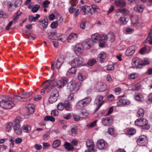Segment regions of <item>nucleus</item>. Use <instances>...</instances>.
Here are the masks:
<instances>
[{
	"label": "nucleus",
	"mask_w": 152,
	"mask_h": 152,
	"mask_svg": "<svg viewBox=\"0 0 152 152\" xmlns=\"http://www.w3.org/2000/svg\"><path fill=\"white\" fill-rule=\"evenodd\" d=\"M22 120L21 118L17 117L13 121V128L15 132L17 134L21 135L22 133V129L20 124Z\"/></svg>",
	"instance_id": "obj_1"
},
{
	"label": "nucleus",
	"mask_w": 152,
	"mask_h": 152,
	"mask_svg": "<svg viewBox=\"0 0 152 152\" xmlns=\"http://www.w3.org/2000/svg\"><path fill=\"white\" fill-rule=\"evenodd\" d=\"M0 105L3 108L10 109L14 107L15 104L12 99L7 97L0 102Z\"/></svg>",
	"instance_id": "obj_2"
},
{
	"label": "nucleus",
	"mask_w": 152,
	"mask_h": 152,
	"mask_svg": "<svg viewBox=\"0 0 152 152\" xmlns=\"http://www.w3.org/2000/svg\"><path fill=\"white\" fill-rule=\"evenodd\" d=\"M81 85V83L80 82L76 83L74 80H72L68 83V88L70 91H74L76 92L79 90Z\"/></svg>",
	"instance_id": "obj_3"
},
{
	"label": "nucleus",
	"mask_w": 152,
	"mask_h": 152,
	"mask_svg": "<svg viewBox=\"0 0 152 152\" xmlns=\"http://www.w3.org/2000/svg\"><path fill=\"white\" fill-rule=\"evenodd\" d=\"M135 124L136 126H142V128L145 129H148L150 128L146 119L144 118L137 119L135 121Z\"/></svg>",
	"instance_id": "obj_4"
},
{
	"label": "nucleus",
	"mask_w": 152,
	"mask_h": 152,
	"mask_svg": "<svg viewBox=\"0 0 152 152\" xmlns=\"http://www.w3.org/2000/svg\"><path fill=\"white\" fill-rule=\"evenodd\" d=\"M91 101V98L87 97L78 101L76 104V107L80 109L86 106Z\"/></svg>",
	"instance_id": "obj_5"
},
{
	"label": "nucleus",
	"mask_w": 152,
	"mask_h": 152,
	"mask_svg": "<svg viewBox=\"0 0 152 152\" xmlns=\"http://www.w3.org/2000/svg\"><path fill=\"white\" fill-rule=\"evenodd\" d=\"M91 101V98L87 97L78 101L76 104V107L80 109L86 106Z\"/></svg>",
	"instance_id": "obj_6"
},
{
	"label": "nucleus",
	"mask_w": 152,
	"mask_h": 152,
	"mask_svg": "<svg viewBox=\"0 0 152 152\" xmlns=\"http://www.w3.org/2000/svg\"><path fill=\"white\" fill-rule=\"evenodd\" d=\"M59 96V92L58 90L56 89L53 90L49 98V102L51 104L55 102L57 100Z\"/></svg>",
	"instance_id": "obj_7"
},
{
	"label": "nucleus",
	"mask_w": 152,
	"mask_h": 152,
	"mask_svg": "<svg viewBox=\"0 0 152 152\" xmlns=\"http://www.w3.org/2000/svg\"><path fill=\"white\" fill-rule=\"evenodd\" d=\"M142 64V61L138 57H135L132 60V65L133 68H140Z\"/></svg>",
	"instance_id": "obj_8"
},
{
	"label": "nucleus",
	"mask_w": 152,
	"mask_h": 152,
	"mask_svg": "<svg viewBox=\"0 0 152 152\" xmlns=\"http://www.w3.org/2000/svg\"><path fill=\"white\" fill-rule=\"evenodd\" d=\"M68 81L66 78H61L56 81V86L58 88H63Z\"/></svg>",
	"instance_id": "obj_9"
},
{
	"label": "nucleus",
	"mask_w": 152,
	"mask_h": 152,
	"mask_svg": "<svg viewBox=\"0 0 152 152\" xmlns=\"http://www.w3.org/2000/svg\"><path fill=\"white\" fill-rule=\"evenodd\" d=\"M84 60L81 58H77L73 59L71 62V65L73 67H76L82 64Z\"/></svg>",
	"instance_id": "obj_10"
},
{
	"label": "nucleus",
	"mask_w": 152,
	"mask_h": 152,
	"mask_svg": "<svg viewBox=\"0 0 152 152\" xmlns=\"http://www.w3.org/2000/svg\"><path fill=\"white\" fill-rule=\"evenodd\" d=\"M102 122L104 126H110L112 124V119L111 116H106L102 120Z\"/></svg>",
	"instance_id": "obj_11"
},
{
	"label": "nucleus",
	"mask_w": 152,
	"mask_h": 152,
	"mask_svg": "<svg viewBox=\"0 0 152 152\" xmlns=\"http://www.w3.org/2000/svg\"><path fill=\"white\" fill-rule=\"evenodd\" d=\"M97 146L100 150L104 149L107 146V143L102 139L99 140L97 142Z\"/></svg>",
	"instance_id": "obj_12"
},
{
	"label": "nucleus",
	"mask_w": 152,
	"mask_h": 152,
	"mask_svg": "<svg viewBox=\"0 0 152 152\" xmlns=\"http://www.w3.org/2000/svg\"><path fill=\"white\" fill-rule=\"evenodd\" d=\"M73 7L72 6L70 7L69 9V11L71 14L75 13L74 16L76 17L79 15L80 12V10L79 9V6H78L76 8H75Z\"/></svg>",
	"instance_id": "obj_13"
},
{
	"label": "nucleus",
	"mask_w": 152,
	"mask_h": 152,
	"mask_svg": "<svg viewBox=\"0 0 152 152\" xmlns=\"http://www.w3.org/2000/svg\"><path fill=\"white\" fill-rule=\"evenodd\" d=\"M64 61V57L63 55H61L58 57L56 63V67L57 69H59Z\"/></svg>",
	"instance_id": "obj_14"
},
{
	"label": "nucleus",
	"mask_w": 152,
	"mask_h": 152,
	"mask_svg": "<svg viewBox=\"0 0 152 152\" xmlns=\"http://www.w3.org/2000/svg\"><path fill=\"white\" fill-rule=\"evenodd\" d=\"M137 142L140 145H145L147 142L146 137L144 135L140 136L137 140Z\"/></svg>",
	"instance_id": "obj_15"
},
{
	"label": "nucleus",
	"mask_w": 152,
	"mask_h": 152,
	"mask_svg": "<svg viewBox=\"0 0 152 152\" xmlns=\"http://www.w3.org/2000/svg\"><path fill=\"white\" fill-rule=\"evenodd\" d=\"M136 50V48L134 46H132L128 48L126 52L125 55L126 56H132Z\"/></svg>",
	"instance_id": "obj_16"
},
{
	"label": "nucleus",
	"mask_w": 152,
	"mask_h": 152,
	"mask_svg": "<svg viewBox=\"0 0 152 152\" xmlns=\"http://www.w3.org/2000/svg\"><path fill=\"white\" fill-rule=\"evenodd\" d=\"M80 10H82L84 12V15H86L90 12L91 15L93 14L92 12H91V9L90 7L87 5L83 6H79Z\"/></svg>",
	"instance_id": "obj_17"
},
{
	"label": "nucleus",
	"mask_w": 152,
	"mask_h": 152,
	"mask_svg": "<svg viewBox=\"0 0 152 152\" xmlns=\"http://www.w3.org/2000/svg\"><path fill=\"white\" fill-rule=\"evenodd\" d=\"M83 46L81 44L77 45L75 49V52L77 55H80L83 51Z\"/></svg>",
	"instance_id": "obj_18"
},
{
	"label": "nucleus",
	"mask_w": 152,
	"mask_h": 152,
	"mask_svg": "<svg viewBox=\"0 0 152 152\" xmlns=\"http://www.w3.org/2000/svg\"><path fill=\"white\" fill-rule=\"evenodd\" d=\"M86 146L89 151H94V144L92 140H87L86 142Z\"/></svg>",
	"instance_id": "obj_19"
},
{
	"label": "nucleus",
	"mask_w": 152,
	"mask_h": 152,
	"mask_svg": "<svg viewBox=\"0 0 152 152\" xmlns=\"http://www.w3.org/2000/svg\"><path fill=\"white\" fill-rule=\"evenodd\" d=\"M103 99V96H98L95 101L94 104H96L97 105H98L99 107H100L104 102Z\"/></svg>",
	"instance_id": "obj_20"
},
{
	"label": "nucleus",
	"mask_w": 152,
	"mask_h": 152,
	"mask_svg": "<svg viewBox=\"0 0 152 152\" xmlns=\"http://www.w3.org/2000/svg\"><path fill=\"white\" fill-rule=\"evenodd\" d=\"M130 103V102L127 99H121L117 102V105L119 106H124L129 105Z\"/></svg>",
	"instance_id": "obj_21"
},
{
	"label": "nucleus",
	"mask_w": 152,
	"mask_h": 152,
	"mask_svg": "<svg viewBox=\"0 0 152 152\" xmlns=\"http://www.w3.org/2000/svg\"><path fill=\"white\" fill-rule=\"evenodd\" d=\"M26 107L28 114H31L34 112L35 106L33 104H28L26 106Z\"/></svg>",
	"instance_id": "obj_22"
},
{
	"label": "nucleus",
	"mask_w": 152,
	"mask_h": 152,
	"mask_svg": "<svg viewBox=\"0 0 152 152\" xmlns=\"http://www.w3.org/2000/svg\"><path fill=\"white\" fill-rule=\"evenodd\" d=\"M115 4L119 7H123L126 5V2L124 0H117L115 2Z\"/></svg>",
	"instance_id": "obj_23"
},
{
	"label": "nucleus",
	"mask_w": 152,
	"mask_h": 152,
	"mask_svg": "<svg viewBox=\"0 0 152 152\" xmlns=\"http://www.w3.org/2000/svg\"><path fill=\"white\" fill-rule=\"evenodd\" d=\"M134 97L135 100L139 102H142L144 100L143 96L140 93H135Z\"/></svg>",
	"instance_id": "obj_24"
},
{
	"label": "nucleus",
	"mask_w": 152,
	"mask_h": 152,
	"mask_svg": "<svg viewBox=\"0 0 152 152\" xmlns=\"http://www.w3.org/2000/svg\"><path fill=\"white\" fill-rule=\"evenodd\" d=\"M52 80H48L44 82L43 85L45 84L46 82L49 81V82L45 85V87L44 88L45 89H48L49 90H51L54 88V86L53 84L52 83Z\"/></svg>",
	"instance_id": "obj_25"
},
{
	"label": "nucleus",
	"mask_w": 152,
	"mask_h": 152,
	"mask_svg": "<svg viewBox=\"0 0 152 152\" xmlns=\"http://www.w3.org/2000/svg\"><path fill=\"white\" fill-rule=\"evenodd\" d=\"M132 23L135 25L138 23V17L137 15H131L130 17Z\"/></svg>",
	"instance_id": "obj_26"
},
{
	"label": "nucleus",
	"mask_w": 152,
	"mask_h": 152,
	"mask_svg": "<svg viewBox=\"0 0 152 152\" xmlns=\"http://www.w3.org/2000/svg\"><path fill=\"white\" fill-rule=\"evenodd\" d=\"M100 35L98 33H95L93 34L91 36L92 41L94 42H97L98 40H100Z\"/></svg>",
	"instance_id": "obj_27"
},
{
	"label": "nucleus",
	"mask_w": 152,
	"mask_h": 152,
	"mask_svg": "<svg viewBox=\"0 0 152 152\" xmlns=\"http://www.w3.org/2000/svg\"><path fill=\"white\" fill-rule=\"evenodd\" d=\"M119 12H121L124 15H127L129 14V11L127 10L125 8L119 9H118L117 13L116 14L117 15H118Z\"/></svg>",
	"instance_id": "obj_28"
},
{
	"label": "nucleus",
	"mask_w": 152,
	"mask_h": 152,
	"mask_svg": "<svg viewBox=\"0 0 152 152\" xmlns=\"http://www.w3.org/2000/svg\"><path fill=\"white\" fill-rule=\"evenodd\" d=\"M78 37L77 34L71 33L68 36L67 39L69 40H74L76 39Z\"/></svg>",
	"instance_id": "obj_29"
},
{
	"label": "nucleus",
	"mask_w": 152,
	"mask_h": 152,
	"mask_svg": "<svg viewBox=\"0 0 152 152\" xmlns=\"http://www.w3.org/2000/svg\"><path fill=\"white\" fill-rule=\"evenodd\" d=\"M78 130L77 127H73L71 129L70 134L73 136H75L78 134Z\"/></svg>",
	"instance_id": "obj_30"
},
{
	"label": "nucleus",
	"mask_w": 152,
	"mask_h": 152,
	"mask_svg": "<svg viewBox=\"0 0 152 152\" xmlns=\"http://www.w3.org/2000/svg\"><path fill=\"white\" fill-rule=\"evenodd\" d=\"M92 42L90 40V41L86 42L83 44V48L86 49H89L92 45Z\"/></svg>",
	"instance_id": "obj_31"
},
{
	"label": "nucleus",
	"mask_w": 152,
	"mask_h": 152,
	"mask_svg": "<svg viewBox=\"0 0 152 152\" xmlns=\"http://www.w3.org/2000/svg\"><path fill=\"white\" fill-rule=\"evenodd\" d=\"M40 16L39 14H37L35 17L32 15H30L28 17V20L30 22H34L37 20Z\"/></svg>",
	"instance_id": "obj_32"
},
{
	"label": "nucleus",
	"mask_w": 152,
	"mask_h": 152,
	"mask_svg": "<svg viewBox=\"0 0 152 152\" xmlns=\"http://www.w3.org/2000/svg\"><path fill=\"white\" fill-rule=\"evenodd\" d=\"M99 61L100 62H102L106 57V53L104 52L101 53L98 56Z\"/></svg>",
	"instance_id": "obj_33"
},
{
	"label": "nucleus",
	"mask_w": 152,
	"mask_h": 152,
	"mask_svg": "<svg viewBox=\"0 0 152 152\" xmlns=\"http://www.w3.org/2000/svg\"><path fill=\"white\" fill-rule=\"evenodd\" d=\"M22 128L24 132L26 133H29L31 130V127L28 125H24L23 126Z\"/></svg>",
	"instance_id": "obj_34"
},
{
	"label": "nucleus",
	"mask_w": 152,
	"mask_h": 152,
	"mask_svg": "<svg viewBox=\"0 0 152 152\" xmlns=\"http://www.w3.org/2000/svg\"><path fill=\"white\" fill-rule=\"evenodd\" d=\"M136 133L135 130L133 128H130L128 129L126 133L127 135H132Z\"/></svg>",
	"instance_id": "obj_35"
},
{
	"label": "nucleus",
	"mask_w": 152,
	"mask_h": 152,
	"mask_svg": "<svg viewBox=\"0 0 152 152\" xmlns=\"http://www.w3.org/2000/svg\"><path fill=\"white\" fill-rule=\"evenodd\" d=\"M60 144L61 141L59 140H56L53 142L52 145L53 147L54 148H56L60 145Z\"/></svg>",
	"instance_id": "obj_36"
},
{
	"label": "nucleus",
	"mask_w": 152,
	"mask_h": 152,
	"mask_svg": "<svg viewBox=\"0 0 152 152\" xmlns=\"http://www.w3.org/2000/svg\"><path fill=\"white\" fill-rule=\"evenodd\" d=\"M134 9L136 12H141L143 11V8L142 6L138 5L134 7Z\"/></svg>",
	"instance_id": "obj_37"
},
{
	"label": "nucleus",
	"mask_w": 152,
	"mask_h": 152,
	"mask_svg": "<svg viewBox=\"0 0 152 152\" xmlns=\"http://www.w3.org/2000/svg\"><path fill=\"white\" fill-rule=\"evenodd\" d=\"M80 115L82 118H84L88 116L89 113L86 110L84 109L82 110Z\"/></svg>",
	"instance_id": "obj_38"
},
{
	"label": "nucleus",
	"mask_w": 152,
	"mask_h": 152,
	"mask_svg": "<svg viewBox=\"0 0 152 152\" xmlns=\"http://www.w3.org/2000/svg\"><path fill=\"white\" fill-rule=\"evenodd\" d=\"M99 86V89L101 92L104 91L107 89L106 85L104 83H100Z\"/></svg>",
	"instance_id": "obj_39"
},
{
	"label": "nucleus",
	"mask_w": 152,
	"mask_h": 152,
	"mask_svg": "<svg viewBox=\"0 0 152 152\" xmlns=\"http://www.w3.org/2000/svg\"><path fill=\"white\" fill-rule=\"evenodd\" d=\"M128 20L124 17H121L119 19L120 23L123 25L126 24Z\"/></svg>",
	"instance_id": "obj_40"
},
{
	"label": "nucleus",
	"mask_w": 152,
	"mask_h": 152,
	"mask_svg": "<svg viewBox=\"0 0 152 152\" xmlns=\"http://www.w3.org/2000/svg\"><path fill=\"white\" fill-rule=\"evenodd\" d=\"M13 127V122L12 123L10 122L7 123L6 126V130L8 132H10Z\"/></svg>",
	"instance_id": "obj_41"
},
{
	"label": "nucleus",
	"mask_w": 152,
	"mask_h": 152,
	"mask_svg": "<svg viewBox=\"0 0 152 152\" xmlns=\"http://www.w3.org/2000/svg\"><path fill=\"white\" fill-rule=\"evenodd\" d=\"M56 39L59 41L64 42L66 40V37L65 35L62 34L57 37Z\"/></svg>",
	"instance_id": "obj_42"
},
{
	"label": "nucleus",
	"mask_w": 152,
	"mask_h": 152,
	"mask_svg": "<svg viewBox=\"0 0 152 152\" xmlns=\"http://www.w3.org/2000/svg\"><path fill=\"white\" fill-rule=\"evenodd\" d=\"M22 12L20 10H18L16 13V15H15L13 19V21L15 22L16 21L19 19V16L21 15Z\"/></svg>",
	"instance_id": "obj_43"
},
{
	"label": "nucleus",
	"mask_w": 152,
	"mask_h": 152,
	"mask_svg": "<svg viewBox=\"0 0 152 152\" xmlns=\"http://www.w3.org/2000/svg\"><path fill=\"white\" fill-rule=\"evenodd\" d=\"M6 4L9 7V10L10 11H12L14 10L15 8L14 7L13 5L10 2H6Z\"/></svg>",
	"instance_id": "obj_44"
},
{
	"label": "nucleus",
	"mask_w": 152,
	"mask_h": 152,
	"mask_svg": "<svg viewBox=\"0 0 152 152\" xmlns=\"http://www.w3.org/2000/svg\"><path fill=\"white\" fill-rule=\"evenodd\" d=\"M144 114V110L143 109L140 108L139 109L137 113L138 117H143Z\"/></svg>",
	"instance_id": "obj_45"
},
{
	"label": "nucleus",
	"mask_w": 152,
	"mask_h": 152,
	"mask_svg": "<svg viewBox=\"0 0 152 152\" xmlns=\"http://www.w3.org/2000/svg\"><path fill=\"white\" fill-rule=\"evenodd\" d=\"M76 72V69L75 67H72L68 71V72L71 75H75V74Z\"/></svg>",
	"instance_id": "obj_46"
},
{
	"label": "nucleus",
	"mask_w": 152,
	"mask_h": 152,
	"mask_svg": "<svg viewBox=\"0 0 152 152\" xmlns=\"http://www.w3.org/2000/svg\"><path fill=\"white\" fill-rule=\"evenodd\" d=\"M65 148L68 151L72 150L73 149V146L71 145L68 142H66L65 144Z\"/></svg>",
	"instance_id": "obj_47"
},
{
	"label": "nucleus",
	"mask_w": 152,
	"mask_h": 152,
	"mask_svg": "<svg viewBox=\"0 0 152 152\" xmlns=\"http://www.w3.org/2000/svg\"><path fill=\"white\" fill-rule=\"evenodd\" d=\"M74 100V94L72 93H71L68 97L67 102L71 103Z\"/></svg>",
	"instance_id": "obj_48"
},
{
	"label": "nucleus",
	"mask_w": 152,
	"mask_h": 152,
	"mask_svg": "<svg viewBox=\"0 0 152 152\" xmlns=\"http://www.w3.org/2000/svg\"><path fill=\"white\" fill-rule=\"evenodd\" d=\"M56 33L55 32L51 33L48 35V38L51 39H56L57 36L56 35Z\"/></svg>",
	"instance_id": "obj_49"
},
{
	"label": "nucleus",
	"mask_w": 152,
	"mask_h": 152,
	"mask_svg": "<svg viewBox=\"0 0 152 152\" xmlns=\"http://www.w3.org/2000/svg\"><path fill=\"white\" fill-rule=\"evenodd\" d=\"M44 120L46 121H50L52 122H54L55 121L54 118L50 116H47L45 117L44 118Z\"/></svg>",
	"instance_id": "obj_50"
},
{
	"label": "nucleus",
	"mask_w": 152,
	"mask_h": 152,
	"mask_svg": "<svg viewBox=\"0 0 152 152\" xmlns=\"http://www.w3.org/2000/svg\"><path fill=\"white\" fill-rule=\"evenodd\" d=\"M64 107L66 110L68 111L69 110L70 108V103L67 101H65L64 103Z\"/></svg>",
	"instance_id": "obj_51"
},
{
	"label": "nucleus",
	"mask_w": 152,
	"mask_h": 152,
	"mask_svg": "<svg viewBox=\"0 0 152 152\" xmlns=\"http://www.w3.org/2000/svg\"><path fill=\"white\" fill-rule=\"evenodd\" d=\"M150 60L147 58H145L142 61V66L143 65H147L150 64Z\"/></svg>",
	"instance_id": "obj_52"
},
{
	"label": "nucleus",
	"mask_w": 152,
	"mask_h": 152,
	"mask_svg": "<svg viewBox=\"0 0 152 152\" xmlns=\"http://www.w3.org/2000/svg\"><path fill=\"white\" fill-rule=\"evenodd\" d=\"M138 75L136 73H132L129 75L128 76V78L129 79H134L138 77Z\"/></svg>",
	"instance_id": "obj_53"
},
{
	"label": "nucleus",
	"mask_w": 152,
	"mask_h": 152,
	"mask_svg": "<svg viewBox=\"0 0 152 152\" xmlns=\"http://www.w3.org/2000/svg\"><path fill=\"white\" fill-rule=\"evenodd\" d=\"M107 38L109 39L111 42H113L115 40V36L113 34H108Z\"/></svg>",
	"instance_id": "obj_54"
},
{
	"label": "nucleus",
	"mask_w": 152,
	"mask_h": 152,
	"mask_svg": "<svg viewBox=\"0 0 152 152\" xmlns=\"http://www.w3.org/2000/svg\"><path fill=\"white\" fill-rule=\"evenodd\" d=\"M48 19L47 17L45 18H44V23H42V26L44 28V29L46 28L48 25Z\"/></svg>",
	"instance_id": "obj_55"
},
{
	"label": "nucleus",
	"mask_w": 152,
	"mask_h": 152,
	"mask_svg": "<svg viewBox=\"0 0 152 152\" xmlns=\"http://www.w3.org/2000/svg\"><path fill=\"white\" fill-rule=\"evenodd\" d=\"M22 3V1L21 0H16L15 2L14 7H15L16 8L20 6Z\"/></svg>",
	"instance_id": "obj_56"
},
{
	"label": "nucleus",
	"mask_w": 152,
	"mask_h": 152,
	"mask_svg": "<svg viewBox=\"0 0 152 152\" xmlns=\"http://www.w3.org/2000/svg\"><path fill=\"white\" fill-rule=\"evenodd\" d=\"M57 109L60 110H62L64 108V104L60 102L57 105Z\"/></svg>",
	"instance_id": "obj_57"
},
{
	"label": "nucleus",
	"mask_w": 152,
	"mask_h": 152,
	"mask_svg": "<svg viewBox=\"0 0 152 152\" xmlns=\"http://www.w3.org/2000/svg\"><path fill=\"white\" fill-rule=\"evenodd\" d=\"M32 98L31 96H29L28 97H21V101L28 102L30 101Z\"/></svg>",
	"instance_id": "obj_58"
},
{
	"label": "nucleus",
	"mask_w": 152,
	"mask_h": 152,
	"mask_svg": "<svg viewBox=\"0 0 152 152\" xmlns=\"http://www.w3.org/2000/svg\"><path fill=\"white\" fill-rule=\"evenodd\" d=\"M39 7L40 6L39 5L35 4L34 7L32 8V11L34 13L35 12L38 10Z\"/></svg>",
	"instance_id": "obj_59"
},
{
	"label": "nucleus",
	"mask_w": 152,
	"mask_h": 152,
	"mask_svg": "<svg viewBox=\"0 0 152 152\" xmlns=\"http://www.w3.org/2000/svg\"><path fill=\"white\" fill-rule=\"evenodd\" d=\"M140 85L137 84L132 87V90L133 91H138L140 88Z\"/></svg>",
	"instance_id": "obj_60"
},
{
	"label": "nucleus",
	"mask_w": 152,
	"mask_h": 152,
	"mask_svg": "<svg viewBox=\"0 0 152 152\" xmlns=\"http://www.w3.org/2000/svg\"><path fill=\"white\" fill-rule=\"evenodd\" d=\"M146 48L145 47H144L142 48L140 50V53L144 55L146 53Z\"/></svg>",
	"instance_id": "obj_61"
},
{
	"label": "nucleus",
	"mask_w": 152,
	"mask_h": 152,
	"mask_svg": "<svg viewBox=\"0 0 152 152\" xmlns=\"http://www.w3.org/2000/svg\"><path fill=\"white\" fill-rule=\"evenodd\" d=\"M58 26V23L57 21L53 22L50 25L51 27L53 28H56Z\"/></svg>",
	"instance_id": "obj_62"
},
{
	"label": "nucleus",
	"mask_w": 152,
	"mask_h": 152,
	"mask_svg": "<svg viewBox=\"0 0 152 152\" xmlns=\"http://www.w3.org/2000/svg\"><path fill=\"white\" fill-rule=\"evenodd\" d=\"M96 62V61L95 59H91L89 60L88 62V64L90 66L93 65Z\"/></svg>",
	"instance_id": "obj_63"
},
{
	"label": "nucleus",
	"mask_w": 152,
	"mask_h": 152,
	"mask_svg": "<svg viewBox=\"0 0 152 152\" xmlns=\"http://www.w3.org/2000/svg\"><path fill=\"white\" fill-rule=\"evenodd\" d=\"M147 102L148 103H152V93L150 94L148 97Z\"/></svg>",
	"instance_id": "obj_64"
}]
</instances>
